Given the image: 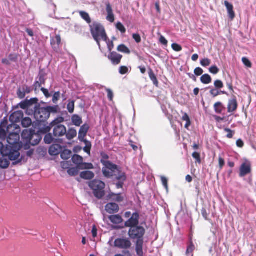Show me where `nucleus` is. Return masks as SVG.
I'll return each mask as SVG.
<instances>
[{"mask_svg":"<svg viewBox=\"0 0 256 256\" xmlns=\"http://www.w3.org/2000/svg\"><path fill=\"white\" fill-rule=\"evenodd\" d=\"M84 141L86 143V146L84 148V150L90 155V154L92 144L90 142H88L87 140H84Z\"/></svg>","mask_w":256,"mask_h":256,"instance_id":"44","label":"nucleus"},{"mask_svg":"<svg viewBox=\"0 0 256 256\" xmlns=\"http://www.w3.org/2000/svg\"><path fill=\"white\" fill-rule=\"evenodd\" d=\"M108 197L112 200L118 202H122L124 200V198L122 196L121 194H116L113 192H110Z\"/></svg>","mask_w":256,"mask_h":256,"instance_id":"24","label":"nucleus"},{"mask_svg":"<svg viewBox=\"0 0 256 256\" xmlns=\"http://www.w3.org/2000/svg\"><path fill=\"white\" fill-rule=\"evenodd\" d=\"M17 95L18 98L22 99L26 96L24 90L22 88H19L17 91Z\"/></svg>","mask_w":256,"mask_h":256,"instance_id":"48","label":"nucleus"},{"mask_svg":"<svg viewBox=\"0 0 256 256\" xmlns=\"http://www.w3.org/2000/svg\"><path fill=\"white\" fill-rule=\"evenodd\" d=\"M100 162L104 166L102 172L104 176L107 178H110L112 176V173L114 172L116 169L118 168V166L108 160L109 156L105 152L100 153Z\"/></svg>","mask_w":256,"mask_h":256,"instance_id":"2","label":"nucleus"},{"mask_svg":"<svg viewBox=\"0 0 256 256\" xmlns=\"http://www.w3.org/2000/svg\"><path fill=\"white\" fill-rule=\"evenodd\" d=\"M62 146L58 144H54L52 145L48 150V152L51 156H56L62 152Z\"/></svg>","mask_w":256,"mask_h":256,"instance_id":"22","label":"nucleus"},{"mask_svg":"<svg viewBox=\"0 0 256 256\" xmlns=\"http://www.w3.org/2000/svg\"><path fill=\"white\" fill-rule=\"evenodd\" d=\"M218 164L220 170H222L225 164L224 159L221 156L218 158Z\"/></svg>","mask_w":256,"mask_h":256,"instance_id":"61","label":"nucleus"},{"mask_svg":"<svg viewBox=\"0 0 256 256\" xmlns=\"http://www.w3.org/2000/svg\"><path fill=\"white\" fill-rule=\"evenodd\" d=\"M116 28L120 30L122 34H124L126 32V29L124 25L120 22L117 23L116 25Z\"/></svg>","mask_w":256,"mask_h":256,"instance_id":"52","label":"nucleus"},{"mask_svg":"<svg viewBox=\"0 0 256 256\" xmlns=\"http://www.w3.org/2000/svg\"><path fill=\"white\" fill-rule=\"evenodd\" d=\"M117 50L119 52H121L126 54H130V49L124 44H121L119 45L117 48Z\"/></svg>","mask_w":256,"mask_h":256,"instance_id":"37","label":"nucleus"},{"mask_svg":"<svg viewBox=\"0 0 256 256\" xmlns=\"http://www.w3.org/2000/svg\"><path fill=\"white\" fill-rule=\"evenodd\" d=\"M114 176V181L116 180L115 183L117 188H123L124 182L126 180V176L124 172L122 171L121 168L118 166V168L116 169L114 172L112 173V176Z\"/></svg>","mask_w":256,"mask_h":256,"instance_id":"8","label":"nucleus"},{"mask_svg":"<svg viewBox=\"0 0 256 256\" xmlns=\"http://www.w3.org/2000/svg\"><path fill=\"white\" fill-rule=\"evenodd\" d=\"M128 72V67H126V66H121L120 68L119 72L121 74H126V73Z\"/></svg>","mask_w":256,"mask_h":256,"instance_id":"58","label":"nucleus"},{"mask_svg":"<svg viewBox=\"0 0 256 256\" xmlns=\"http://www.w3.org/2000/svg\"><path fill=\"white\" fill-rule=\"evenodd\" d=\"M88 186L92 190L94 196L98 199H102L105 195L106 184L98 180H94L88 182Z\"/></svg>","mask_w":256,"mask_h":256,"instance_id":"4","label":"nucleus"},{"mask_svg":"<svg viewBox=\"0 0 256 256\" xmlns=\"http://www.w3.org/2000/svg\"><path fill=\"white\" fill-rule=\"evenodd\" d=\"M200 81L204 84H208L212 82L211 76L208 74H204L201 76Z\"/></svg>","mask_w":256,"mask_h":256,"instance_id":"39","label":"nucleus"},{"mask_svg":"<svg viewBox=\"0 0 256 256\" xmlns=\"http://www.w3.org/2000/svg\"><path fill=\"white\" fill-rule=\"evenodd\" d=\"M90 126L88 124H85L82 125L78 132V139L82 141L84 140V137L86 136V134L88 131Z\"/></svg>","mask_w":256,"mask_h":256,"instance_id":"20","label":"nucleus"},{"mask_svg":"<svg viewBox=\"0 0 256 256\" xmlns=\"http://www.w3.org/2000/svg\"><path fill=\"white\" fill-rule=\"evenodd\" d=\"M200 64L202 66L206 67V66H209L210 64L211 60H210L208 58H205L202 59L200 60Z\"/></svg>","mask_w":256,"mask_h":256,"instance_id":"49","label":"nucleus"},{"mask_svg":"<svg viewBox=\"0 0 256 256\" xmlns=\"http://www.w3.org/2000/svg\"><path fill=\"white\" fill-rule=\"evenodd\" d=\"M79 14L81 18L88 24H90L92 22V20L88 12L84 11H80L79 12Z\"/></svg>","mask_w":256,"mask_h":256,"instance_id":"32","label":"nucleus"},{"mask_svg":"<svg viewBox=\"0 0 256 256\" xmlns=\"http://www.w3.org/2000/svg\"><path fill=\"white\" fill-rule=\"evenodd\" d=\"M105 90L108 93V99L110 101H112L114 98V93L110 89L106 88H105Z\"/></svg>","mask_w":256,"mask_h":256,"instance_id":"53","label":"nucleus"},{"mask_svg":"<svg viewBox=\"0 0 256 256\" xmlns=\"http://www.w3.org/2000/svg\"><path fill=\"white\" fill-rule=\"evenodd\" d=\"M76 135H77V132L74 128H68V131L66 130V134H65V136H66V138L68 140H72L75 137H76Z\"/></svg>","mask_w":256,"mask_h":256,"instance_id":"25","label":"nucleus"},{"mask_svg":"<svg viewBox=\"0 0 256 256\" xmlns=\"http://www.w3.org/2000/svg\"><path fill=\"white\" fill-rule=\"evenodd\" d=\"M106 210L110 214L117 213L120 210L118 204L114 202L108 203L105 206Z\"/></svg>","mask_w":256,"mask_h":256,"instance_id":"18","label":"nucleus"},{"mask_svg":"<svg viewBox=\"0 0 256 256\" xmlns=\"http://www.w3.org/2000/svg\"><path fill=\"white\" fill-rule=\"evenodd\" d=\"M140 215L138 212L134 213L131 218L125 222V226L132 228V226H136L139 224Z\"/></svg>","mask_w":256,"mask_h":256,"instance_id":"13","label":"nucleus"},{"mask_svg":"<svg viewBox=\"0 0 256 256\" xmlns=\"http://www.w3.org/2000/svg\"><path fill=\"white\" fill-rule=\"evenodd\" d=\"M106 20L111 22H113L114 21V13L108 14Z\"/></svg>","mask_w":256,"mask_h":256,"instance_id":"64","label":"nucleus"},{"mask_svg":"<svg viewBox=\"0 0 256 256\" xmlns=\"http://www.w3.org/2000/svg\"><path fill=\"white\" fill-rule=\"evenodd\" d=\"M72 162L78 165V166H80L82 163L83 161V158L82 156L74 154L72 157Z\"/></svg>","mask_w":256,"mask_h":256,"instance_id":"34","label":"nucleus"},{"mask_svg":"<svg viewBox=\"0 0 256 256\" xmlns=\"http://www.w3.org/2000/svg\"><path fill=\"white\" fill-rule=\"evenodd\" d=\"M22 137L26 142H29L32 146H36L39 144L42 138L38 134L35 133L34 130H24L22 134Z\"/></svg>","mask_w":256,"mask_h":256,"instance_id":"6","label":"nucleus"},{"mask_svg":"<svg viewBox=\"0 0 256 256\" xmlns=\"http://www.w3.org/2000/svg\"><path fill=\"white\" fill-rule=\"evenodd\" d=\"M38 100L36 98H32L30 100H26L22 102L19 104L20 108L25 110L30 106L34 103L37 102Z\"/></svg>","mask_w":256,"mask_h":256,"instance_id":"23","label":"nucleus"},{"mask_svg":"<svg viewBox=\"0 0 256 256\" xmlns=\"http://www.w3.org/2000/svg\"><path fill=\"white\" fill-rule=\"evenodd\" d=\"M80 176L84 180H92L94 177V174L91 171H84L80 172Z\"/></svg>","mask_w":256,"mask_h":256,"instance_id":"28","label":"nucleus"},{"mask_svg":"<svg viewBox=\"0 0 256 256\" xmlns=\"http://www.w3.org/2000/svg\"><path fill=\"white\" fill-rule=\"evenodd\" d=\"M114 246L119 249L128 250L130 248L132 243L128 238H118L114 242Z\"/></svg>","mask_w":256,"mask_h":256,"instance_id":"10","label":"nucleus"},{"mask_svg":"<svg viewBox=\"0 0 256 256\" xmlns=\"http://www.w3.org/2000/svg\"><path fill=\"white\" fill-rule=\"evenodd\" d=\"M90 28L94 39L100 48V40L104 42H106L108 40L104 28L102 24L98 22H94L92 24H90Z\"/></svg>","mask_w":256,"mask_h":256,"instance_id":"1","label":"nucleus"},{"mask_svg":"<svg viewBox=\"0 0 256 256\" xmlns=\"http://www.w3.org/2000/svg\"><path fill=\"white\" fill-rule=\"evenodd\" d=\"M20 128H18L16 126V132H10L8 133V136H6V140L8 143L9 144L8 146L11 148L14 147L17 148L18 147H20V144L18 142L20 140V135L18 132H20Z\"/></svg>","mask_w":256,"mask_h":256,"instance_id":"9","label":"nucleus"},{"mask_svg":"<svg viewBox=\"0 0 256 256\" xmlns=\"http://www.w3.org/2000/svg\"><path fill=\"white\" fill-rule=\"evenodd\" d=\"M16 124H10L6 126V123L2 122L0 124V138L4 139L6 138L7 134H8L10 130L16 129Z\"/></svg>","mask_w":256,"mask_h":256,"instance_id":"12","label":"nucleus"},{"mask_svg":"<svg viewBox=\"0 0 256 256\" xmlns=\"http://www.w3.org/2000/svg\"><path fill=\"white\" fill-rule=\"evenodd\" d=\"M238 106V104L236 100V98L235 96H234V98L230 100H229L228 104V112L229 113L233 112H235Z\"/></svg>","mask_w":256,"mask_h":256,"instance_id":"19","label":"nucleus"},{"mask_svg":"<svg viewBox=\"0 0 256 256\" xmlns=\"http://www.w3.org/2000/svg\"><path fill=\"white\" fill-rule=\"evenodd\" d=\"M56 106H47L46 108H40L36 106L34 112V116L36 120L40 122H44L50 117L51 112H56Z\"/></svg>","mask_w":256,"mask_h":256,"instance_id":"3","label":"nucleus"},{"mask_svg":"<svg viewBox=\"0 0 256 256\" xmlns=\"http://www.w3.org/2000/svg\"><path fill=\"white\" fill-rule=\"evenodd\" d=\"M60 92H56L53 95L52 102L54 103H56L60 98Z\"/></svg>","mask_w":256,"mask_h":256,"instance_id":"56","label":"nucleus"},{"mask_svg":"<svg viewBox=\"0 0 256 256\" xmlns=\"http://www.w3.org/2000/svg\"><path fill=\"white\" fill-rule=\"evenodd\" d=\"M32 124V120L30 118H22V124L23 127L28 128Z\"/></svg>","mask_w":256,"mask_h":256,"instance_id":"40","label":"nucleus"},{"mask_svg":"<svg viewBox=\"0 0 256 256\" xmlns=\"http://www.w3.org/2000/svg\"><path fill=\"white\" fill-rule=\"evenodd\" d=\"M46 74L44 72V71L43 70H40L39 74H38V80L40 81L41 82H43V84H45L46 79L45 76H46Z\"/></svg>","mask_w":256,"mask_h":256,"instance_id":"43","label":"nucleus"},{"mask_svg":"<svg viewBox=\"0 0 256 256\" xmlns=\"http://www.w3.org/2000/svg\"><path fill=\"white\" fill-rule=\"evenodd\" d=\"M72 121L73 124L76 126H80L82 123V118L78 114H74L72 116Z\"/></svg>","mask_w":256,"mask_h":256,"instance_id":"31","label":"nucleus"},{"mask_svg":"<svg viewBox=\"0 0 256 256\" xmlns=\"http://www.w3.org/2000/svg\"><path fill=\"white\" fill-rule=\"evenodd\" d=\"M182 113L183 114V116L182 117V120L186 122V124L184 126V127L188 129L189 126L191 125L190 118L186 112H182Z\"/></svg>","mask_w":256,"mask_h":256,"instance_id":"35","label":"nucleus"},{"mask_svg":"<svg viewBox=\"0 0 256 256\" xmlns=\"http://www.w3.org/2000/svg\"><path fill=\"white\" fill-rule=\"evenodd\" d=\"M214 86L218 90L222 88L224 86L222 82L219 80H217L214 81Z\"/></svg>","mask_w":256,"mask_h":256,"instance_id":"51","label":"nucleus"},{"mask_svg":"<svg viewBox=\"0 0 256 256\" xmlns=\"http://www.w3.org/2000/svg\"><path fill=\"white\" fill-rule=\"evenodd\" d=\"M143 244L144 240H140V241H136V250L137 254L138 256H143Z\"/></svg>","mask_w":256,"mask_h":256,"instance_id":"26","label":"nucleus"},{"mask_svg":"<svg viewBox=\"0 0 256 256\" xmlns=\"http://www.w3.org/2000/svg\"><path fill=\"white\" fill-rule=\"evenodd\" d=\"M251 164L249 162L242 163L240 168L239 176L241 178L244 177L247 174L251 173Z\"/></svg>","mask_w":256,"mask_h":256,"instance_id":"15","label":"nucleus"},{"mask_svg":"<svg viewBox=\"0 0 256 256\" xmlns=\"http://www.w3.org/2000/svg\"><path fill=\"white\" fill-rule=\"evenodd\" d=\"M72 154V152L70 150H64L61 152L60 156L62 159L66 160L70 158L71 157Z\"/></svg>","mask_w":256,"mask_h":256,"instance_id":"38","label":"nucleus"},{"mask_svg":"<svg viewBox=\"0 0 256 256\" xmlns=\"http://www.w3.org/2000/svg\"><path fill=\"white\" fill-rule=\"evenodd\" d=\"M54 138L50 133L46 134L44 138V141L47 144H50L54 141Z\"/></svg>","mask_w":256,"mask_h":256,"instance_id":"45","label":"nucleus"},{"mask_svg":"<svg viewBox=\"0 0 256 256\" xmlns=\"http://www.w3.org/2000/svg\"><path fill=\"white\" fill-rule=\"evenodd\" d=\"M210 94L212 96L214 97H216V96H218L220 95V94H227L226 92H225V91H222V90H220L219 91L218 90V89L216 90V89H214V88H213V89H212L210 92Z\"/></svg>","mask_w":256,"mask_h":256,"instance_id":"42","label":"nucleus"},{"mask_svg":"<svg viewBox=\"0 0 256 256\" xmlns=\"http://www.w3.org/2000/svg\"><path fill=\"white\" fill-rule=\"evenodd\" d=\"M224 4L226 8L229 18L233 20L236 16L233 5L227 0L224 1Z\"/></svg>","mask_w":256,"mask_h":256,"instance_id":"21","label":"nucleus"},{"mask_svg":"<svg viewBox=\"0 0 256 256\" xmlns=\"http://www.w3.org/2000/svg\"><path fill=\"white\" fill-rule=\"evenodd\" d=\"M6 157H7L6 156H0V167L2 168H6L10 165L9 160Z\"/></svg>","mask_w":256,"mask_h":256,"instance_id":"30","label":"nucleus"},{"mask_svg":"<svg viewBox=\"0 0 256 256\" xmlns=\"http://www.w3.org/2000/svg\"><path fill=\"white\" fill-rule=\"evenodd\" d=\"M172 48L176 52H180L182 50V47L180 44L174 43L172 44Z\"/></svg>","mask_w":256,"mask_h":256,"instance_id":"54","label":"nucleus"},{"mask_svg":"<svg viewBox=\"0 0 256 256\" xmlns=\"http://www.w3.org/2000/svg\"><path fill=\"white\" fill-rule=\"evenodd\" d=\"M78 168L80 170H90L94 168V166L92 163L82 162L78 166Z\"/></svg>","mask_w":256,"mask_h":256,"instance_id":"41","label":"nucleus"},{"mask_svg":"<svg viewBox=\"0 0 256 256\" xmlns=\"http://www.w3.org/2000/svg\"><path fill=\"white\" fill-rule=\"evenodd\" d=\"M8 59L12 62H16L18 59V55L17 54H10L8 56Z\"/></svg>","mask_w":256,"mask_h":256,"instance_id":"60","label":"nucleus"},{"mask_svg":"<svg viewBox=\"0 0 256 256\" xmlns=\"http://www.w3.org/2000/svg\"><path fill=\"white\" fill-rule=\"evenodd\" d=\"M192 157L196 159L198 163L201 162L200 154L198 152H194L192 154Z\"/></svg>","mask_w":256,"mask_h":256,"instance_id":"59","label":"nucleus"},{"mask_svg":"<svg viewBox=\"0 0 256 256\" xmlns=\"http://www.w3.org/2000/svg\"><path fill=\"white\" fill-rule=\"evenodd\" d=\"M62 39L60 35L56 34L50 38V44L54 51L58 52L60 50Z\"/></svg>","mask_w":256,"mask_h":256,"instance_id":"14","label":"nucleus"},{"mask_svg":"<svg viewBox=\"0 0 256 256\" xmlns=\"http://www.w3.org/2000/svg\"><path fill=\"white\" fill-rule=\"evenodd\" d=\"M148 74H149L150 78L152 82L154 84L158 87V80L156 78V76L154 74L153 70L151 68L150 69V70L148 72Z\"/></svg>","mask_w":256,"mask_h":256,"instance_id":"33","label":"nucleus"},{"mask_svg":"<svg viewBox=\"0 0 256 256\" xmlns=\"http://www.w3.org/2000/svg\"><path fill=\"white\" fill-rule=\"evenodd\" d=\"M242 62L243 64L246 66L248 68H251L252 67V63L250 62V60L247 58H242Z\"/></svg>","mask_w":256,"mask_h":256,"instance_id":"57","label":"nucleus"},{"mask_svg":"<svg viewBox=\"0 0 256 256\" xmlns=\"http://www.w3.org/2000/svg\"><path fill=\"white\" fill-rule=\"evenodd\" d=\"M24 116V113L21 110L14 112L10 116V120L12 124H15L22 120Z\"/></svg>","mask_w":256,"mask_h":256,"instance_id":"17","label":"nucleus"},{"mask_svg":"<svg viewBox=\"0 0 256 256\" xmlns=\"http://www.w3.org/2000/svg\"><path fill=\"white\" fill-rule=\"evenodd\" d=\"M132 38L135 40L136 43H140L141 40V37L138 34H132Z\"/></svg>","mask_w":256,"mask_h":256,"instance_id":"63","label":"nucleus"},{"mask_svg":"<svg viewBox=\"0 0 256 256\" xmlns=\"http://www.w3.org/2000/svg\"><path fill=\"white\" fill-rule=\"evenodd\" d=\"M203 72V70L200 68H196L194 70V73L196 76H200L202 75Z\"/></svg>","mask_w":256,"mask_h":256,"instance_id":"62","label":"nucleus"},{"mask_svg":"<svg viewBox=\"0 0 256 256\" xmlns=\"http://www.w3.org/2000/svg\"><path fill=\"white\" fill-rule=\"evenodd\" d=\"M108 58L110 60L114 65H118L120 64L122 56L116 52H112L108 56Z\"/></svg>","mask_w":256,"mask_h":256,"instance_id":"16","label":"nucleus"},{"mask_svg":"<svg viewBox=\"0 0 256 256\" xmlns=\"http://www.w3.org/2000/svg\"><path fill=\"white\" fill-rule=\"evenodd\" d=\"M64 122V118L59 116L55 118L50 125L53 127V136L56 138L64 136L66 134V127L61 124Z\"/></svg>","mask_w":256,"mask_h":256,"instance_id":"5","label":"nucleus"},{"mask_svg":"<svg viewBox=\"0 0 256 256\" xmlns=\"http://www.w3.org/2000/svg\"><path fill=\"white\" fill-rule=\"evenodd\" d=\"M224 131L228 132L226 138H233L234 135L235 134L234 130H232L228 128H225L224 129Z\"/></svg>","mask_w":256,"mask_h":256,"instance_id":"50","label":"nucleus"},{"mask_svg":"<svg viewBox=\"0 0 256 256\" xmlns=\"http://www.w3.org/2000/svg\"><path fill=\"white\" fill-rule=\"evenodd\" d=\"M146 232L145 229L142 226H132L130 228L128 234L132 240H136V241L144 240V236Z\"/></svg>","mask_w":256,"mask_h":256,"instance_id":"7","label":"nucleus"},{"mask_svg":"<svg viewBox=\"0 0 256 256\" xmlns=\"http://www.w3.org/2000/svg\"><path fill=\"white\" fill-rule=\"evenodd\" d=\"M78 167L77 168H72L68 170V174L70 176H75L78 174Z\"/></svg>","mask_w":256,"mask_h":256,"instance_id":"46","label":"nucleus"},{"mask_svg":"<svg viewBox=\"0 0 256 256\" xmlns=\"http://www.w3.org/2000/svg\"><path fill=\"white\" fill-rule=\"evenodd\" d=\"M19 148L18 147L17 148H16L14 147L11 148L10 146H6V150L4 156H8L9 160L12 161L18 160L20 156Z\"/></svg>","mask_w":256,"mask_h":256,"instance_id":"11","label":"nucleus"},{"mask_svg":"<svg viewBox=\"0 0 256 256\" xmlns=\"http://www.w3.org/2000/svg\"><path fill=\"white\" fill-rule=\"evenodd\" d=\"M108 219L114 224H120L123 222L122 217L119 214L110 216H108Z\"/></svg>","mask_w":256,"mask_h":256,"instance_id":"27","label":"nucleus"},{"mask_svg":"<svg viewBox=\"0 0 256 256\" xmlns=\"http://www.w3.org/2000/svg\"><path fill=\"white\" fill-rule=\"evenodd\" d=\"M194 250H195V246L192 242V240L191 239L190 240L189 244L187 247V249L186 250V255L188 256L190 254H192V252ZM192 256H193V254H192Z\"/></svg>","mask_w":256,"mask_h":256,"instance_id":"36","label":"nucleus"},{"mask_svg":"<svg viewBox=\"0 0 256 256\" xmlns=\"http://www.w3.org/2000/svg\"><path fill=\"white\" fill-rule=\"evenodd\" d=\"M67 109L70 113L72 114L74 112V100L68 103L67 105Z\"/></svg>","mask_w":256,"mask_h":256,"instance_id":"47","label":"nucleus"},{"mask_svg":"<svg viewBox=\"0 0 256 256\" xmlns=\"http://www.w3.org/2000/svg\"><path fill=\"white\" fill-rule=\"evenodd\" d=\"M214 110L216 113L220 114L225 110V107L221 102H216L214 106Z\"/></svg>","mask_w":256,"mask_h":256,"instance_id":"29","label":"nucleus"},{"mask_svg":"<svg viewBox=\"0 0 256 256\" xmlns=\"http://www.w3.org/2000/svg\"><path fill=\"white\" fill-rule=\"evenodd\" d=\"M209 71L210 73L216 74L219 72L220 70L216 66H213L209 68Z\"/></svg>","mask_w":256,"mask_h":256,"instance_id":"55","label":"nucleus"}]
</instances>
